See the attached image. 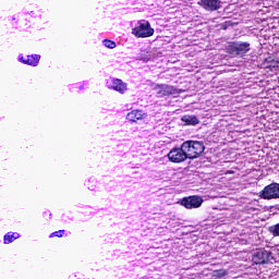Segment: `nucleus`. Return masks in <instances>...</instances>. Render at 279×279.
I'll use <instances>...</instances> for the list:
<instances>
[{"label": "nucleus", "mask_w": 279, "mask_h": 279, "mask_svg": "<svg viewBox=\"0 0 279 279\" xmlns=\"http://www.w3.org/2000/svg\"><path fill=\"white\" fill-rule=\"evenodd\" d=\"M185 156L190 159L199 158L204 154V144L202 142L186 141L183 143Z\"/></svg>", "instance_id": "obj_1"}, {"label": "nucleus", "mask_w": 279, "mask_h": 279, "mask_svg": "<svg viewBox=\"0 0 279 279\" xmlns=\"http://www.w3.org/2000/svg\"><path fill=\"white\" fill-rule=\"evenodd\" d=\"M132 34L136 38H149L154 34V28H151V24L147 20H142L132 29Z\"/></svg>", "instance_id": "obj_2"}, {"label": "nucleus", "mask_w": 279, "mask_h": 279, "mask_svg": "<svg viewBox=\"0 0 279 279\" xmlns=\"http://www.w3.org/2000/svg\"><path fill=\"white\" fill-rule=\"evenodd\" d=\"M271 260H274L271 252L265 248H257L252 254V262L255 265H267L268 263H271Z\"/></svg>", "instance_id": "obj_3"}, {"label": "nucleus", "mask_w": 279, "mask_h": 279, "mask_svg": "<svg viewBox=\"0 0 279 279\" xmlns=\"http://www.w3.org/2000/svg\"><path fill=\"white\" fill-rule=\"evenodd\" d=\"M262 199H279V183H270L259 192Z\"/></svg>", "instance_id": "obj_4"}, {"label": "nucleus", "mask_w": 279, "mask_h": 279, "mask_svg": "<svg viewBox=\"0 0 279 279\" xmlns=\"http://www.w3.org/2000/svg\"><path fill=\"white\" fill-rule=\"evenodd\" d=\"M187 159L189 158L186 157V151L184 150V145L183 144L181 145V147L172 148L168 153V160H170V162H174V163L178 165L180 162H184Z\"/></svg>", "instance_id": "obj_5"}, {"label": "nucleus", "mask_w": 279, "mask_h": 279, "mask_svg": "<svg viewBox=\"0 0 279 279\" xmlns=\"http://www.w3.org/2000/svg\"><path fill=\"white\" fill-rule=\"evenodd\" d=\"M251 45L247 41H235L229 46L231 56H245L250 51Z\"/></svg>", "instance_id": "obj_6"}, {"label": "nucleus", "mask_w": 279, "mask_h": 279, "mask_svg": "<svg viewBox=\"0 0 279 279\" xmlns=\"http://www.w3.org/2000/svg\"><path fill=\"white\" fill-rule=\"evenodd\" d=\"M154 93L158 98H162V97H169V95H179L180 92L178 90V88L171 86V85H156L154 87Z\"/></svg>", "instance_id": "obj_7"}, {"label": "nucleus", "mask_w": 279, "mask_h": 279, "mask_svg": "<svg viewBox=\"0 0 279 279\" xmlns=\"http://www.w3.org/2000/svg\"><path fill=\"white\" fill-rule=\"evenodd\" d=\"M203 203L204 199L199 196H189L181 199V206H184V208L187 209L199 208Z\"/></svg>", "instance_id": "obj_8"}, {"label": "nucleus", "mask_w": 279, "mask_h": 279, "mask_svg": "<svg viewBox=\"0 0 279 279\" xmlns=\"http://www.w3.org/2000/svg\"><path fill=\"white\" fill-rule=\"evenodd\" d=\"M110 88H112L113 90H117L118 93H121V95H123V93H125V90H128V85L119 78H113L111 82Z\"/></svg>", "instance_id": "obj_9"}, {"label": "nucleus", "mask_w": 279, "mask_h": 279, "mask_svg": "<svg viewBox=\"0 0 279 279\" xmlns=\"http://www.w3.org/2000/svg\"><path fill=\"white\" fill-rule=\"evenodd\" d=\"M145 118V113H143L142 110H132L126 114L128 121H131L132 123H136V121H142V119Z\"/></svg>", "instance_id": "obj_10"}, {"label": "nucleus", "mask_w": 279, "mask_h": 279, "mask_svg": "<svg viewBox=\"0 0 279 279\" xmlns=\"http://www.w3.org/2000/svg\"><path fill=\"white\" fill-rule=\"evenodd\" d=\"M24 64H28L29 66H38V62H40V56L39 54H32L28 56L26 60H22Z\"/></svg>", "instance_id": "obj_11"}, {"label": "nucleus", "mask_w": 279, "mask_h": 279, "mask_svg": "<svg viewBox=\"0 0 279 279\" xmlns=\"http://www.w3.org/2000/svg\"><path fill=\"white\" fill-rule=\"evenodd\" d=\"M181 121L185 123L186 125H197L199 124V119H197L195 116H183L181 118Z\"/></svg>", "instance_id": "obj_12"}, {"label": "nucleus", "mask_w": 279, "mask_h": 279, "mask_svg": "<svg viewBox=\"0 0 279 279\" xmlns=\"http://www.w3.org/2000/svg\"><path fill=\"white\" fill-rule=\"evenodd\" d=\"M19 233L16 232H9L4 235L3 241L5 243V245H10V243H12L13 241H16V239H19Z\"/></svg>", "instance_id": "obj_13"}, {"label": "nucleus", "mask_w": 279, "mask_h": 279, "mask_svg": "<svg viewBox=\"0 0 279 279\" xmlns=\"http://www.w3.org/2000/svg\"><path fill=\"white\" fill-rule=\"evenodd\" d=\"M211 276L213 278H223L226 276H228V270L226 269H213L211 268Z\"/></svg>", "instance_id": "obj_14"}, {"label": "nucleus", "mask_w": 279, "mask_h": 279, "mask_svg": "<svg viewBox=\"0 0 279 279\" xmlns=\"http://www.w3.org/2000/svg\"><path fill=\"white\" fill-rule=\"evenodd\" d=\"M268 232L274 236H279V222L268 227Z\"/></svg>", "instance_id": "obj_15"}, {"label": "nucleus", "mask_w": 279, "mask_h": 279, "mask_svg": "<svg viewBox=\"0 0 279 279\" xmlns=\"http://www.w3.org/2000/svg\"><path fill=\"white\" fill-rule=\"evenodd\" d=\"M221 8V1L220 0H210V11L219 10Z\"/></svg>", "instance_id": "obj_16"}, {"label": "nucleus", "mask_w": 279, "mask_h": 279, "mask_svg": "<svg viewBox=\"0 0 279 279\" xmlns=\"http://www.w3.org/2000/svg\"><path fill=\"white\" fill-rule=\"evenodd\" d=\"M102 44L107 47V49H114L117 44L110 39H105Z\"/></svg>", "instance_id": "obj_17"}, {"label": "nucleus", "mask_w": 279, "mask_h": 279, "mask_svg": "<svg viewBox=\"0 0 279 279\" xmlns=\"http://www.w3.org/2000/svg\"><path fill=\"white\" fill-rule=\"evenodd\" d=\"M198 5L205 8V10H210V0H201L198 1Z\"/></svg>", "instance_id": "obj_18"}, {"label": "nucleus", "mask_w": 279, "mask_h": 279, "mask_svg": "<svg viewBox=\"0 0 279 279\" xmlns=\"http://www.w3.org/2000/svg\"><path fill=\"white\" fill-rule=\"evenodd\" d=\"M230 25H232V22L231 21H227V22H223L221 24H218L217 27L218 29H227L230 27Z\"/></svg>", "instance_id": "obj_19"}, {"label": "nucleus", "mask_w": 279, "mask_h": 279, "mask_svg": "<svg viewBox=\"0 0 279 279\" xmlns=\"http://www.w3.org/2000/svg\"><path fill=\"white\" fill-rule=\"evenodd\" d=\"M50 236H58V239H61V236H64V230H59L50 234Z\"/></svg>", "instance_id": "obj_20"}]
</instances>
